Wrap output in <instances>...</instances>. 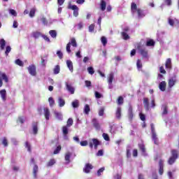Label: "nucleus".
Returning <instances> with one entry per match:
<instances>
[{"mask_svg":"<svg viewBox=\"0 0 179 179\" xmlns=\"http://www.w3.org/2000/svg\"><path fill=\"white\" fill-rule=\"evenodd\" d=\"M143 104H144V108H145L146 111H149V110H150V106H149V99L144 98L143 99Z\"/></svg>","mask_w":179,"mask_h":179,"instance_id":"15","label":"nucleus"},{"mask_svg":"<svg viewBox=\"0 0 179 179\" xmlns=\"http://www.w3.org/2000/svg\"><path fill=\"white\" fill-rule=\"evenodd\" d=\"M56 162L55 159H50L48 163H47V167H52L54 164H55Z\"/></svg>","mask_w":179,"mask_h":179,"instance_id":"38","label":"nucleus"},{"mask_svg":"<svg viewBox=\"0 0 179 179\" xmlns=\"http://www.w3.org/2000/svg\"><path fill=\"white\" fill-rule=\"evenodd\" d=\"M87 71L90 75L94 74V69L92 66H90L87 69Z\"/></svg>","mask_w":179,"mask_h":179,"instance_id":"46","label":"nucleus"},{"mask_svg":"<svg viewBox=\"0 0 179 179\" xmlns=\"http://www.w3.org/2000/svg\"><path fill=\"white\" fill-rule=\"evenodd\" d=\"M72 106L73 108H78V107H79V101L76 99L74 101H73Z\"/></svg>","mask_w":179,"mask_h":179,"instance_id":"44","label":"nucleus"},{"mask_svg":"<svg viewBox=\"0 0 179 179\" xmlns=\"http://www.w3.org/2000/svg\"><path fill=\"white\" fill-rule=\"evenodd\" d=\"M166 86H167V83H166V81H162L159 83V87L161 92L166 91Z\"/></svg>","mask_w":179,"mask_h":179,"instance_id":"17","label":"nucleus"},{"mask_svg":"<svg viewBox=\"0 0 179 179\" xmlns=\"http://www.w3.org/2000/svg\"><path fill=\"white\" fill-rule=\"evenodd\" d=\"M94 31V24H92L91 25L89 26V31L90 33H93Z\"/></svg>","mask_w":179,"mask_h":179,"instance_id":"61","label":"nucleus"},{"mask_svg":"<svg viewBox=\"0 0 179 179\" xmlns=\"http://www.w3.org/2000/svg\"><path fill=\"white\" fill-rule=\"evenodd\" d=\"M92 124L94 128L96 129V131H100V124L99 123V121H97L96 119L92 120Z\"/></svg>","mask_w":179,"mask_h":179,"instance_id":"18","label":"nucleus"},{"mask_svg":"<svg viewBox=\"0 0 179 179\" xmlns=\"http://www.w3.org/2000/svg\"><path fill=\"white\" fill-rule=\"evenodd\" d=\"M65 85L67 92H69L70 94H75V87H73V86H72V85L68 82H66Z\"/></svg>","mask_w":179,"mask_h":179,"instance_id":"6","label":"nucleus"},{"mask_svg":"<svg viewBox=\"0 0 179 179\" xmlns=\"http://www.w3.org/2000/svg\"><path fill=\"white\" fill-rule=\"evenodd\" d=\"M38 22H41V23H43V24H44V26H47V24H48V20H47V18H45V17H44V15H41L38 19Z\"/></svg>","mask_w":179,"mask_h":179,"instance_id":"13","label":"nucleus"},{"mask_svg":"<svg viewBox=\"0 0 179 179\" xmlns=\"http://www.w3.org/2000/svg\"><path fill=\"white\" fill-rule=\"evenodd\" d=\"M100 6L102 12H104V10H106V7L107 6V3H106V1L101 0Z\"/></svg>","mask_w":179,"mask_h":179,"instance_id":"29","label":"nucleus"},{"mask_svg":"<svg viewBox=\"0 0 179 179\" xmlns=\"http://www.w3.org/2000/svg\"><path fill=\"white\" fill-rule=\"evenodd\" d=\"M48 101H49L50 107H54V105L55 104V101L54 100V99L52 97H50L48 99Z\"/></svg>","mask_w":179,"mask_h":179,"instance_id":"43","label":"nucleus"},{"mask_svg":"<svg viewBox=\"0 0 179 179\" xmlns=\"http://www.w3.org/2000/svg\"><path fill=\"white\" fill-rule=\"evenodd\" d=\"M138 147H139L140 150H141V152H142L143 156H146L147 154H146V149L145 148V145H143V144H139V145H138Z\"/></svg>","mask_w":179,"mask_h":179,"instance_id":"27","label":"nucleus"},{"mask_svg":"<svg viewBox=\"0 0 179 179\" xmlns=\"http://www.w3.org/2000/svg\"><path fill=\"white\" fill-rule=\"evenodd\" d=\"M72 155V153H71V152H67L66 154V155H65V157H64V159H65V160H66V163H67V164H69V163H71V155Z\"/></svg>","mask_w":179,"mask_h":179,"instance_id":"32","label":"nucleus"},{"mask_svg":"<svg viewBox=\"0 0 179 179\" xmlns=\"http://www.w3.org/2000/svg\"><path fill=\"white\" fill-rule=\"evenodd\" d=\"M0 80L2 82V80H4L6 83H8L9 82V78H8V76L5 73H1L0 74Z\"/></svg>","mask_w":179,"mask_h":179,"instance_id":"16","label":"nucleus"},{"mask_svg":"<svg viewBox=\"0 0 179 179\" xmlns=\"http://www.w3.org/2000/svg\"><path fill=\"white\" fill-rule=\"evenodd\" d=\"M71 43V45H72V47H78V43H76V39H75V38H72L71 39V42H69Z\"/></svg>","mask_w":179,"mask_h":179,"instance_id":"42","label":"nucleus"},{"mask_svg":"<svg viewBox=\"0 0 179 179\" xmlns=\"http://www.w3.org/2000/svg\"><path fill=\"white\" fill-rule=\"evenodd\" d=\"M61 71V68L59 67V65H57L55 66L54 69H53V73L55 75H58V73H59Z\"/></svg>","mask_w":179,"mask_h":179,"instance_id":"33","label":"nucleus"},{"mask_svg":"<svg viewBox=\"0 0 179 179\" xmlns=\"http://www.w3.org/2000/svg\"><path fill=\"white\" fill-rule=\"evenodd\" d=\"M95 97H96V99H101V97H103V94H101L100 92L96 91L95 92Z\"/></svg>","mask_w":179,"mask_h":179,"instance_id":"58","label":"nucleus"},{"mask_svg":"<svg viewBox=\"0 0 179 179\" xmlns=\"http://www.w3.org/2000/svg\"><path fill=\"white\" fill-rule=\"evenodd\" d=\"M113 80H114V73H110L108 77V83H113Z\"/></svg>","mask_w":179,"mask_h":179,"instance_id":"45","label":"nucleus"},{"mask_svg":"<svg viewBox=\"0 0 179 179\" xmlns=\"http://www.w3.org/2000/svg\"><path fill=\"white\" fill-rule=\"evenodd\" d=\"M0 96L3 101H6V90H0Z\"/></svg>","mask_w":179,"mask_h":179,"instance_id":"20","label":"nucleus"},{"mask_svg":"<svg viewBox=\"0 0 179 179\" xmlns=\"http://www.w3.org/2000/svg\"><path fill=\"white\" fill-rule=\"evenodd\" d=\"M115 115H116V118H117V120H120V118H121V107H118L117 108Z\"/></svg>","mask_w":179,"mask_h":179,"instance_id":"34","label":"nucleus"},{"mask_svg":"<svg viewBox=\"0 0 179 179\" xmlns=\"http://www.w3.org/2000/svg\"><path fill=\"white\" fill-rule=\"evenodd\" d=\"M49 34L52 38H57V31L55 30H50L49 31Z\"/></svg>","mask_w":179,"mask_h":179,"instance_id":"35","label":"nucleus"},{"mask_svg":"<svg viewBox=\"0 0 179 179\" xmlns=\"http://www.w3.org/2000/svg\"><path fill=\"white\" fill-rule=\"evenodd\" d=\"M117 103L119 106L124 104V98L122 96H119Z\"/></svg>","mask_w":179,"mask_h":179,"instance_id":"52","label":"nucleus"},{"mask_svg":"<svg viewBox=\"0 0 179 179\" xmlns=\"http://www.w3.org/2000/svg\"><path fill=\"white\" fill-rule=\"evenodd\" d=\"M15 64L19 66H23V65H24V63H23V61L20 60V59H16Z\"/></svg>","mask_w":179,"mask_h":179,"instance_id":"40","label":"nucleus"},{"mask_svg":"<svg viewBox=\"0 0 179 179\" xmlns=\"http://www.w3.org/2000/svg\"><path fill=\"white\" fill-rule=\"evenodd\" d=\"M148 50L146 49H140V54L141 55H142L143 58H149V55L148 54Z\"/></svg>","mask_w":179,"mask_h":179,"instance_id":"14","label":"nucleus"},{"mask_svg":"<svg viewBox=\"0 0 179 179\" xmlns=\"http://www.w3.org/2000/svg\"><path fill=\"white\" fill-rule=\"evenodd\" d=\"M159 173L160 174V176H162L164 171L163 169L164 167V162L163 161V159L159 160Z\"/></svg>","mask_w":179,"mask_h":179,"instance_id":"10","label":"nucleus"},{"mask_svg":"<svg viewBox=\"0 0 179 179\" xmlns=\"http://www.w3.org/2000/svg\"><path fill=\"white\" fill-rule=\"evenodd\" d=\"M104 170H105V168L102 167L97 171L98 177H100V176H101V173H103L104 171Z\"/></svg>","mask_w":179,"mask_h":179,"instance_id":"57","label":"nucleus"},{"mask_svg":"<svg viewBox=\"0 0 179 179\" xmlns=\"http://www.w3.org/2000/svg\"><path fill=\"white\" fill-rule=\"evenodd\" d=\"M66 65L69 71L72 73L73 72V63L71 60H66Z\"/></svg>","mask_w":179,"mask_h":179,"instance_id":"19","label":"nucleus"},{"mask_svg":"<svg viewBox=\"0 0 179 179\" xmlns=\"http://www.w3.org/2000/svg\"><path fill=\"white\" fill-rule=\"evenodd\" d=\"M55 117L57 118V120H58L59 121H62L63 120V116H62V113L57 112V111H55Z\"/></svg>","mask_w":179,"mask_h":179,"instance_id":"24","label":"nucleus"},{"mask_svg":"<svg viewBox=\"0 0 179 179\" xmlns=\"http://www.w3.org/2000/svg\"><path fill=\"white\" fill-rule=\"evenodd\" d=\"M102 136H103V139H104L105 141H110V137L108 136V134H106V133H103V134H102Z\"/></svg>","mask_w":179,"mask_h":179,"instance_id":"60","label":"nucleus"},{"mask_svg":"<svg viewBox=\"0 0 179 179\" xmlns=\"http://www.w3.org/2000/svg\"><path fill=\"white\" fill-rule=\"evenodd\" d=\"M28 71L29 73L31 75V76H36V66L34 65H30L28 67Z\"/></svg>","mask_w":179,"mask_h":179,"instance_id":"9","label":"nucleus"},{"mask_svg":"<svg viewBox=\"0 0 179 179\" xmlns=\"http://www.w3.org/2000/svg\"><path fill=\"white\" fill-rule=\"evenodd\" d=\"M146 45L148 47H152L155 45V41L153 40H149L147 41Z\"/></svg>","mask_w":179,"mask_h":179,"instance_id":"53","label":"nucleus"},{"mask_svg":"<svg viewBox=\"0 0 179 179\" xmlns=\"http://www.w3.org/2000/svg\"><path fill=\"white\" fill-rule=\"evenodd\" d=\"M57 103L59 104V107H64V106H65V99H62V97H59Z\"/></svg>","mask_w":179,"mask_h":179,"instance_id":"25","label":"nucleus"},{"mask_svg":"<svg viewBox=\"0 0 179 179\" xmlns=\"http://www.w3.org/2000/svg\"><path fill=\"white\" fill-rule=\"evenodd\" d=\"M69 9H72L73 10V15L75 17H78L79 16V8L76 5L69 6Z\"/></svg>","mask_w":179,"mask_h":179,"instance_id":"7","label":"nucleus"},{"mask_svg":"<svg viewBox=\"0 0 179 179\" xmlns=\"http://www.w3.org/2000/svg\"><path fill=\"white\" fill-rule=\"evenodd\" d=\"M85 114H89L90 113V106L88 104H86L84 108Z\"/></svg>","mask_w":179,"mask_h":179,"instance_id":"41","label":"nucleus"},{"mask_svg":"<svg viewBox=\"0 0 179 179\" xmlns=\"http://www.w3.org/2000/svg\"><path fill=\"white\" fill-rule=\"evenodd\" d=\"M37 110L39 115H43V114L47 121L50 120V117L51 115V112H50V108L45 106H39L38 107Z\"/></svg>","mask_w":179,"mask_h":179,"instance_id":"2","label":"nucleus"},{"mask_svg":"<svg viewBox=\"0 0 179 179\" xmlns=\"http://www.w3.org/2000/svg\"><path fill=\"white\" fill-rule=\"evenodd\" d=\"M1 143L5 148L8 147V139L6 137H3L1 140Z\"/></svg>","mask_w":179,"mask_h":179,"instance_id":"48","label":"nucleus"},{"mask_svg":"<svg viewBox=\"0 0 179 179\" xmlns=\"http://www.w3.org/2000/svg\"><path fill=\"white\" fill-rule=\"evenodd\" d=\"M87 141H83L80 142V146H87Z\"/></svg>","mask_w":179,"mask_h":179,"instance_id":"64","label":"nucleus"},{"mask_svg":"<svg viewBox=\"0 0 179 179\" xmlns=\"http://www.w3.org/2000/svg\"><path fill=\"white\" fill-rule=\"evenodd\" d=\"M36 10H37V9H36V8H34V7L31 8L29 13V17H34L36 16Z\"/></svg>","mask_w":179,"mask_h":179,"instance_id":"26","label":"nucleus"},{"mask_svg":"<svg viewBox=\"0 0 179 179\" xmlns=\"http://www.w3.org/2000/svg\"><path fill=\"white\" fill-rule=\"evenodd\" d=\"M99 115L103 117L104 115V108H101L99 110Z\"/></svg>","mask_w":179,"mask_h":179,"instance_id":"59","label":"nucleus"},{"mask_svg":"<svg viewBox=\"0 0 179 179\" xmlns=\"http://www.w3.org/2000/svg\"><path fill=\"white\" fill-rule=\"evenodd\" d=\"M178 159V154H177V150H171V157L169 158L168 163L169 164H174L176 160Z\"/></svg>","mask_w":179,"mask_h":179,"instance_id":"4","label":"nucleus"},{"mask_svg":"<svg viewBox=\"0 0 179 179\" xmlns=\"http://www.w3.org/2000/svg\"><path fill=\"white\" fill-rule=\"evenodd\" d=\"M32 129H33V134L34 135H37V134L38 132V123L33 122L32 123Z\"/></svg>","mask_w":179,"mask_h":179,"instance_id":"12","label":"nucleus"},{"mask_svg":"<svg viewBox=\"0 0 179 179\" xmlns=\"http://www.w3.org/2000/svg\"><path fill=\"white\" fill-rule=\"evenodd\" d=\"M176 82H177V80L176 78H171L169 80V87H173L174 85H176Z\"/></svg>","mask_w":179,"mask_h":179,"instance_id":"23","label":"nucleus"},{"mask_svg":"<svg viewBox=\"0 0 179 179\" xmlns=\"http://www.w3.org/2000/svg\"><path fill=\"white\" fill-rule=\"evenodd\" d=\"M32 174L34 179L38 178L37 174H38V166L36 164L34 166Z\"/></svg>","mask_w":179,"mask_h":179,"instance_id":"11","label":"nucleus"},{"mask_svg":"<svg viewBox=\"0 0 179 179\" xmlns=\"http://www.w3.org/2000/svg\"><path fill=\"white\" fill-rule=\"evenodd\" d=\"M128 115L129 120H132V118H134V113H132V106L131 105H129Z\"/></svg>","mask_w":179,"mask_h":179,"instance_id":"30","label":"nucleus"},{"mask_svg":"<svg viewBox=\"0 0 179 179\" xmlns=\"http://www.w3.org/2000/svg\"><path fill=\"white\" fill-rule=\"evenodd\" d=\"M136 66L138 71H142V62L141 61V59L137 60Z\"/></svg>","mask_w":179,"mask_h":179,"instance_id":"37","label":"nucleus"},{"mask_svg":"<svg viewBox=\"0 0 179 179\" xmlns=\"http://www.w3.org/2000/svg\"><path fill=\"white\" fill-rule=\"evenodd\" d=\"M101 41L104 47L105 45H107V38H106V36H102L101 38Z\"/></svg>","mask_w":179,"mask_h":179,"instance_id":"51","label":"nucleus"},{"mask_svg":"<svg viewBox=\"0 0 179 179\" xmlns=\"http://www.w3.org/2000/svg\"><path fill=\"white\" fill-rule=\"evenodd\" d=\"M57 55L59 57V59H62V58H64V54L61 50H57Z\"/></svg>","mask_w":179,"mask_h":179,"instance_id":"56","label":"nucleus"},{"mask_svg":"<svg viewBox=\"0 0 179 179\" xmlns=\"http://www.w3.org/2000/svg\"><path fill=\"white\" fill-rule=\"evenodd\" d=\"M9 13L12 16H15V17L17 16V13H16V10H15L14 9H10Z\"/></svg>","mask_w":179,"mask_h":179,"instance_id":"54","label":"nucleus"},{"mask_svg":"<svg viewBox=\"0 0 179 179\" xmlns=\"http://www.w3.org/2000/svg\"><path fill=\"white\" fill-rule=\"evenodd\" d=\"M72 125H73V120L72 118H69L67 120L66 127H68L69 128H71V127H72Z\"/></svg>","mask_w":179,"mask_h":179,"instance_id":"36","label":"nucleus"},{"mask_svg":"<svg viewBox=\"0 0 179 179\" xmlns=\"http://www.w3.org/2000/svg\"><path fill=\"white\" fill-rule=\"evenodd\" d=\"M131 10L133 16L137 15L138 19H142V17H145V11L141 8H138V6L135 3H131Z\"/></svg>","mask_w":179,"mask_h":179,"instance_id":"1","label":"nucleus"},{"mask_svg":"<svg viewBox=\"0 0 179 179\" xmlns=\"http://www.w3.org/2000/svg\"><path fill=\"white\" fill-rule=\"evenodd\" d=\"M69 128V127H68V126H63V127H62L63 135H68Z\"/></svg>","mask_w":179,"mask_h":179,"instance_id":"39","label":"nucleus"},{"mask_svg":"<svg viewBox=\"0 0 179 179\" xmlns=\"http://www.w3.org/2000/svg\"><path fill=\"white\" fill-rule=\"evenodd\" d=\"M62 147L60 145H58L56 148V149L54 150L53 153L54 155H58L59 152H61Z\"/></svg>","mask_w":179,"mask_h":179,"instance_id":"49","label":"nucleus"},{"mask_svg":"<svg viewBox=\"0 0 179 179\" xmlns=\"http://www.w3.org/2000/svg\"><path fill=\"white\" fill-rule=\"evenodd\" d=\"M165 67L166 69H169L170 71V69H171L172 66H171V59L169 58L166 59V63H165Z\"/></svg>","mask_w":179,"mask_h":179,"instance_id":"21","label":"nucleus"},{"mask_svg":"<svg viewBox=\"0 0 179 179\" xmlns=\"http://www.w3.org/2000/svg\"><path fill=\"white\" fill-rule=\"evenodd\" d=\"M92 170H93V165L91 164H86L83 168V171L86 173V174H89Z\"/></svg>","mask_w":179,"mask_h":179,"instance_id":"8","label":"nucleus"},{"mask_svg":"<svg viewBox=\"0 0 179 179\" xmlns=\"http://www.w3.org/2000/svg\"><path fill=\"white\" fill-rule=\"evenodd\" d=\"M151 127V134H152V141L154 142L155 145H159V138L157 137V134H156V131L155 130V124L152 123L150 124Z\"/></svg>","mask_w":179,"mask_h":179,"instance_id":"3","label":"nucleus"},{"mask_svg":"<svg viewBox=\"0 0 179 179\" xmlns=\"http://www.w3.org/2000/svg\"><path fill=\"white\" fill-rule=\"evenodd\" d=\"M100 145V141L96 138H92V141L89 143V146L90 149H93V146L94 149H97V147Z\"/></svg>","mask_w":179,"mask_h":179,"instance_id":"5","label":"nucleus"},{"mask_svg":"<svg viewBox=\"0 0 179 179\" xmlns=\"http://www.w3.org/2000/svg\"><path fill=\"white\" fill-rule=\"evenodd\" d=\"M43 34H41V32L40 31H35L32 33V37H34V38H38L40 37H42Z\"/></svg>","mask_w":179,"mask_h":179,"instance_id":"28","label":"nucleus"},{"mask_svg":"<svg viewBox=\"0 0 179 179\" xmlns=\"http://www.w3.org/2000/svg\"><path fill=\"white\" fill-rule=\"evenodd\" d=\"M10 51H12V48H10V45H7L5 51V55H6V57L9 55V52H10Z\"/></svg>","mask_w":179,"mask_h":179,"instance_id":"50","label":"nucleus"},{"mask_svg":"<svg viewBox=\"0 0 179 179\" xmlns=\"http://www.w3.org/2000/svg\"><path fill=\"white\" fill-rule=\"evenodd\" d=\"M162 110H163L162 115H167V114L169 113V110L167 108V105H166V104L162 105Z\"/></svg>","mask_w":179,"mask_h":179,"instance_id":"31","label":"nucleus"},{"mask_svg":"<svg viewBox=\"0 0 179 179\" xmlns=\"http://www.w3.org/2000/svg\"><path fill=\"white\" fill-rule=\"evenodd\" d=\"M6 45V41H5V39L3 38L0 39V50L1 51H3V50H5Z\"/></svg>","mask_w":179,"mask_h":179,"instance_id":"22","label":"nucleus"},{"mask_svg":"<svg viewBox=\"0 0 179 179\" xmlns=\"http://www.w3.org/2000/svg\"><path fill=\"white\" fill-rule=\"evenodd\" d=\"M42 38L45 40V41H47L48 43H51L50 38H48V36H47L46 35L42 34Z\"/></svg>","mask_w":179,"mask_h":179,"instance_id":"62","label":"nucleus"},{"mask_svg":"<svg viewBox=\"0 0 179 179\" xmlns=\"http://www.w3.org/2000/svg\"><path fill=\"white\" fill-rule=\"evenodd\" d=\"M66 52L68 54H71V43H67L66 47Z\"/></svg>","mask_w":179,"mask_h":179,"instance_id":"55","label":"nucleus"},{"mask_svg":"<svg viewBox=\"0 0 179 179\" xmlns=\"http://www.w3.org/2000/svg\"><path fill=\"white\" fill-rule=\"evenodd\" d=\"M73 141H74V142H76V143H80V140L79 139V136H78L73 137Z\"/></svg>","mask_w":179,"mask_h":179,"instance_id":"63","label":"nucleus"},{"mask_svg":"<svg viewBox=\"0 0 179 179\" xmlns=\"http://www.w3.org/2000/svg\"><path fill=\"white\" fill-rule=\"evenodd\" d=\"M122 36L124 40H129V35L125 31L122 32Z\"/></svg>","mask_w":179,"mask_h":179,"instance_id":"47","label":"nucleus"}]
</instances>
